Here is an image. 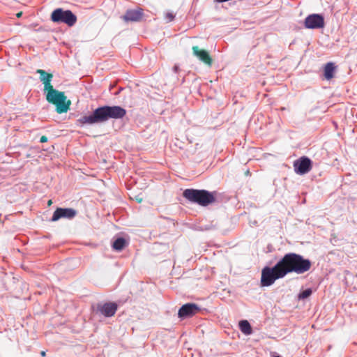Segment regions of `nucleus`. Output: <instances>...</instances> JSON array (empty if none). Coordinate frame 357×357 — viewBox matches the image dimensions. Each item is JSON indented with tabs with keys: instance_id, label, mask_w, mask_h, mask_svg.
Wrapping results in <instances>:
<instances>
[{
	"instance_id": "obj_1",
	"label": "nucleus",
	"mask_w": 357,
	"mask_h": 357,
	"mask_svg": "<svg viewBox=\"0 0 357 357\" xmlns=\"http://www.w3.org/2000/svg\"><path fill=\"white\" fill-rule=\"evenodd\" d=\"M126 114V110L119 105H104L95 109L91 113L81 116L76 121L77 126L84 125L100 124L107 121L110 119H119Z\"/></svg>"
},
{
	"instance_id": "obj_2",
	"label": "nucleus",
	"mask_w": 357,
	"mask_h": 357,
	"mask_svg": "<svg viewBox=\"0 0 357 357\" xmlns=\"http://www.w3.org/2000/svg\"><path fill=\"white\" fill-rule=\"evenodd\" d=\"M279 261L285 276L291 273L298 275L303 274L307 272L312 266L310 259L294 252L285 254Z\"/></svg>"
},
{
	"instance_id": "obj_3",
	"label": "nucleus",
	"mask_w": 357,
	"mask_h": 357,
	"mask_svg": "<svg viewBox=\"0 0 357 357\" xmlns=\"http://www.w3.org/2000/svg\"><path fill=\"white\" fill-rule=\"evenodd\" d=\"M216 192H209L206 190L185 189L183 196L192 203L197 204L202 206H207L215 202Z\"/></svg>"
},
{
	"instance_id": "obj_4",
	"label": "nucleus",
	"mask_w": 357,
	"mask_h": 357,
	"mask_svg": "<svg viewBox=\"0 0 357 357\" xmlns=\"http://www.w3.org/2000/svg\"><path fill=\"white\" fill-rule=\"evenodd\" d=\"M45 96L48 102L56 106V112L58 114L66 113L69 110L71 102L67 100L64 92L53 89L45 93Z\"/></svg>"
},
{
	"instance_id": "obj_5",
	"label": "nucleus",
	"mask_w": 357,
	"mask_h": 357,
	"mask_svg": "<svg viewBox=\"0 0 357 357\" xmlns=\"http://www.w3.org/2000/svg\"><path fill=\"white\" fill-rule=\"evenodd\" d=\"M285 275L283 272L281 264L278 261L273 267L265 266L261 270V286L269 287L272 285L275 280L283 278Z\"/></svg>"
},
{
	"instance_id": "obj_6",
	"label": "nucleus",
	"mask_w": 357,
	"mask_h": 357,
	"mask_svg": "<svg viewBox=\"0 0 357 357\" xmlns=\"http://www.w3.org/2000/svg\"><path fill=\"white\" fill-rule=\"evenodd\" d=\"M50 19L54 23H63L68 26H74L77 20V16L71 10H64L61 8L54 10Z\"/></svg>"
},
{
	"instance_id": "obj_7",
	"label": "nucleus",
	"mask_w": 357,
	"mask_h": 357,
	"mask_svg": "<svg viewBox=\"0 0 357 357\" xmlns=\"http://www.w3.org/2000/svg\"><path fill=\"white\" fill-rule=\"evenodd\" d=\"M312 162L307 156H302L294 162V171L299 175L308 173L312 169Z\"/></svg>"
},
{
	"instance_id": "obj_8",
	"label": "nucleus",
	"mask_w": 357,
	"mask_h": 357,
	"mask_svg": "<svg viewBox=\"0 0 357 357\" xmlns=\"http://www.w3.org/2000/svg\"><path fill=\"white\" fill-rule=\"evenodd\" d=\"M304 26L309 29H319L325 26L324 17L321 14H310L306 17Z\"/></svg>"
},
{
	"instance_id": "obj_9",
	"label": "nucleus",
	"mask_w": 357,
	"mask_h": 357,
	"mask_svg": "<svg viewBox=\"0 0 357 357\" xmlns=\"http://www.w3.org/2000/svg\"><path fill=\"white\" fill-rule=\"evenodd\" d=\"M201 310L200 307L194 303H188L183 305L178 310V317L181 319L191 317Z\"/></svg>"
},
{
	"instance_id": "obj_10",
	"label": "nucleus",
	"mask_w": 357,
	"mask_h": 357,
	"mask_svg": "<svg viewBox=\"0 0 357 357\" xmlns=\"http://www.w3.org/2000/svg\"><path fill=\"white\" fill-rule=\"evenodd\" d=\"M77 215L76 210L71 208H57L51 218V221L56 222L61 218L73 219Z\"/></svg>"
},
{
	"instance_id": "obj_11",
	"label": "nucleus",
	"mask_w": 357,
	"mask_h": 357,
	"mask_svg": "<svg viewBox=\"0 0 357 357\" xmlns=\"http://www.w3.org/2000/svg\"><path fill=\"white\" fill-rule=\"evenodd\" d=\"M144 16V10L141 8L137 9H128L121 18L126 22H139Z\"/></svg>"
},
{
	"instance_id": "obj_12",
	"label": "nucleus",
	"mask_w": 357,
	"mask_h": 357,
	"mask_svg": "<svg viewBox=\"0 0 357 357\" xmlns=\"http://www.w3.org/2000/svg\"><path fill=\"white\" fill-rule=\"evenodd\" d=\"M118 305L114 302H107L103 304H98V311L105 317H112L117 311Z\"/></svg>"
},
{
	"instance_id": "obj_13",
	"label": "nucleus",
	"mask_w": 357,
	"mask_h": 357,
	"mask_svg": "<svg viewBox=\"0 0 357 357\" xmlns=\"http://www.w3.org/2000/svg\"><path fill=\"white\" fill-rule=\"evenodd\" d=\"M192 50L193 55L196 56L200 61L203 62L208 66L212 65V58L210 56L208 52L206 50H202L198 46H193Z\"/></svg>"
},
{
	"instance_id": "obj_14",
	"label": "nucleus",
	"mask_w": 357,
	"mask_h": 357,
	"mask_svg": "<svg viewBox=\"0 0 357 357\" xmlns=\"http://www.w3.org/2000/svg\"><path fill=\"white\" fill-rule=\"evenodd\" d=\"M36 73L39 74L40 80L44 84L45 93L54 89L51 83L53 78L52 74L48 73L42 69L37 70Z\"/></svg>"
},
{
	"instance_id": "obj_15",
	"label": "nucleus",
	"mask_w": 357,
	"mask_h": 357,
	"mask_svg": "<svg viewBox=\"0 0 357 357\" xmlns=\"http://www.w3.org/2000/svg\"><path fill=\"white\" fill-rule=\"evenodd\" d=\"M336 66L332 62L327 63L324 67V77L327 80L331 79L334 77V73Z\"/></svg>"
},
{
	"instance_id": "obj_16",
	"label": "nucleus",
	"mask_w": 357,
	"mask_h": 357,
	"mask_svg": "<svg viewBox=\"0 0 357 357\" xmlns=\"http://www.w3.org/2000/svg\"><path fill=\"white\" fill-rule=\"evenodd\" d=\"M127 245L128 242L123 237H117L112 243V248L116 251H121Z\"/></svg>"
},
{
	"instance_id": "obj_17",
	"label": "nucleus",
	"mask_w": 357,
	"mask_h": 357,
	"mask_svg": "<svg viewBox=\"0 0 357 357\" xmlns=\"http://www.w3.org/2000/svg\"><path fill=\"white\" fill-rule=\"evenodd\" d=\"M239 328L245 335H250L252 332L250 324L247 320H241L239 321Z\"/></svg>"
},
{
	"instance_id": "obj_18",
	"label": "nucleus",
	"mask_w": 357,
	"mask_h": 357,
	"mask_svg": "<svg viewBox=\"0 0 357 357\" xmlns=\"http://www.w3.org/2000/svg\"><path fill=\"white\" fill-rule=\"evenodd\" d=\"M312 294V290L311 288H307V289H305V290L303 291H301L298 295V298L299 300H304L305 298H307L308 297H310Z\"/></svg>"
},
{
	"instance_id": "obj_19",
	"label": "nucleus",
	"mask_w": 357,
	"mask_h": 357,
	"mask_svg": "<svg viewBox=\"0 0 357 357\" xmlns=\"http://www.w3.org/2000/svg\"><path fill=\"white\" fill-rule=\"evenodd\" d=\"M175 17V15L172 13H167L165 15V19L167 22H172Z\"/></svg>"
},
{
	"instance_id": "obj_20",
	"label": "nucleus",
	"mask_w": 357,
	"mask_h": 357,
	"mask_svg": "<svg viewBox=\"0 0 357 357\" xmlns=\"http://www.w3.org/2000/svg\"><path fill=\"white\" fill-rule=\"evenodd\" d=\"M179 70H180L179 66L176 64L174 65V66L173 67V72L176 74L178 73Z\"/></svg>"
},
{
	"instance_id": "obj_21",
	"label": "nucleus",
	"mask_w": 357,
	"mask_h": 357,
	"mask_svg": "<svg viewBox=\"0 0 357 357\" xmlns=\"http://www.w3.org/2000/svg\"><path fill=\"white\" fill-rule=\"evenodd\" d=\"M47 142V137L45 135H43L40 139V142L45 143Z\"/></svg>"
},
{
	"instance_id": "obj_22",
	"label": "nucleus",
	"mask_w": 357,
	"mask_h": 357,
	"mask_svg": "<svg viewBox=\"0 0 357 357\" xmlns=\"http://www.w3.org/2000/svg\"><path fill=\"white\" fill-rule=\"evenodd\" d=\"M40 355H41L42 356H45V355H46L45 351H42L40 352Z\"/></svg>"
},
{
	"instance_id": "obj_23",
	"label": "nucleus",
	"mask_w": 357,
	"mask_h": 357,
	"mask_svg": "<svg viewBox=\"0 0 357 357\" xmlns=\"http://www.w3.org/2000/svg\"><path fill=\"white\" fill-rule=\"evenodd\" d=\"M22 15V13H19L17 14V17H20Z\"/></svg>"
},
{
	"instance_id": "obj_24",
	"label": "nucleus",
	"mask_w": 357,
	"mask_h": 357,
	"mask_svg": "<svg viewBox=\"0 0 357 357\" xmlns=\"http://www.w3.org/2000/svg\"><path fill=\"white\" fill-rule=\"evenodd\" d=\"M273 357H282V356H275Z\"/></svg>"
}]
</instances>
